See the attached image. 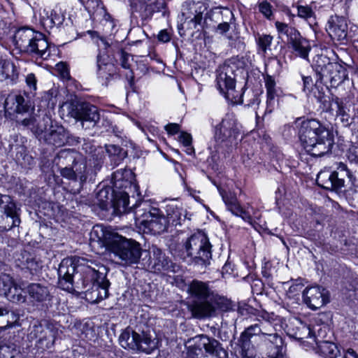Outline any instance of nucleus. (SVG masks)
I'll list each match as a JSON object with an SVG mask.
<instances>
[{
  "label": "nucleus",
  "instance_id": "30",
  "mask_svg": "<svg viewBox=\"0 0 358 358\" xmlns=\"http://www.w3.org/2000/svg\"><path fill=\"white\" fill-rule=\"evenodd\" d=\"M28 108V105L24 96L20 94L10 93L4 102L5 113L9 115L27 112Z\"/></svg>",
  "mask_w": 358,
  "mask_h": 358
},
{
  "label": "nucleus",
  "instance_id": "60",
  "mask_svg": "<svg viewBox=\"0 0 358 358\" xmlns=\"http://www.w3.org/2000/svg\"><path fill=\"white\" fill-rule=\"evenodd\" d=\"M301 329V334H300L299 338L303 339L305 338H309V337L310 338V337L313 336V331L310 328V327L306 326V325H302Z\"/></svg>",
  "mask_w": 358,
  "mask_h": 358
},
{
  "label": "nucleus",
  "instance_id": "6",
  "mask_svg": "<svg viewBox=\"0 0 358 358\" xmlns=\"http://www.w3.org/2000/svg\"><path fill=\"white\" fill-rule=\"evenodd\" d=\"M15 48L32 57L47 59L50 55V46L45 36L29 28L19 29L14 35Z\"/></svg>",
  "mask_w": 358,
  "mask_h": 358
},
{
  "label": "nucleus",
  "instance_id": "21",
  "mask_svg": "<svg viewBox=\"0 0 358 358\" xmlns=\"http://www.w3.org/2000/svg\"><path fill=\"white\" fill-rule=\"evenodd\" d=\"M303 301L311 309L316 310L329 302L328 292L320 286H312L303 291Z\"/></svg>",
  "mask_w": 358,
  "mask_h": 358
},
{
  "label": "nucleus",
  "instance_id": "43",
  "mask_svg": "<svg viewBox=\"0 0 358 358\" xmlns=\"http://www.w3.org/2000/svg\"><path fill=\"white\" fill-rule=\"evenodd\" d=\"M20 352L17 346L13 343L1 345V358H20Z\"/></svg>",
  "mask_w": 358,
  "mask_h": 358
},
{
  "label": "nucleus",
  "instance_id": "64",
  "mask_svg": "<svg viewBox=\"0 0 358 358\" xmlns=\"http://www.w3.org/2000/svg\"><path fill=\"white\" fill-rule=\"evenodd\" d=\"M316 89L318 91V94H316V92H314V96L317 99L318 101L324 103L327 101V97L324 95L323 92H321L317 87H316Z\"/></svg>",
  "mask_w": 358,
  "mask_h": 358
},
{
  "label": "nucleus",
  "instance_id": "53",
  "mask_svg": "<svg viewBox=\"0 0 358 358\" xmlns=\"http://www.w3.org/2000/svg\"><path fill=\"white\" fill-rule=\"evenodd\" d=\"M259 10L268 19L272 15L271 6L266 1H262L259 3Z\"/></svg>",
  "mask_w": 358,
  "mask_h": 358
},
{
  "label": "nucleus",
  "instance_id": "35",
  "mask_svg": "<svg viewBox=\"0 0 358 358\" xmlns=\"http://www.w3.org/2000/svg\"><path fill=\"white\" fill-rule=\"evenodd\" d=\"M41 22L45 29H52L60 24L62 20L57 12L50 8H44L40 13Z\"/></svg>",
  "mask_w": 358,
  "mask_h": 358
},
{
  "label": "nucleus",
  "instance_id": "9",
  "mask_svg": "<svg viewBox=\"0 0 358 358\" xmlns=\"http://www.w3.org/2000/svg\"><path fill=\"white\" fill-rule=\"evenodd\" d=\"M109 250L120 259L122 265L130 266L138 262L142 249L137 241L115 234L112 236Z\"/></svg>",
  "mask_w": 358,
  "mask_h": 358
},
{
  "label": "nucleus",
  "instance_id": "8",
  "mask_svg": "<svg viewBox=\"0 0 358 358\" xmlns=\"http://www.w3.org/2000/svg\"><path fill=\"white\" fill-rule=\"evenodd\" d=\"M313 67L320 81L329 82L331 87H337L348 78L347 69L338 62H331L324 55H317L313 59Z\"/></svg>",
  "mask_w": 358,
  "mask_h": 358
},
{
  "label": "nucleus",
  "instance_id": "57",
  "mask_svg": "<svg viewBox=\"0 0 358 358\" xmlns=\"http://www.w3.org/2000/svg\"><path fill=\"white\" fill-rule=\"evenodd\" d=\"M25 81H26L27 85L29 87V88L31 90L34 91L36 90L37 80L34 73H29L26 76Z\"/></svg>",
  "mask_w": 358,
  "mask_h": 358
},
{
  "label": "nucleus",
  "instance_id": "12",
  "mask_svg": "<svg viewBox=\"0 0 358 358\" xmlns=\"http://www.w3.org/2000/svg\"><path fill=\"white\" fill-rule=\"evenodd\" d=\"M62 108L66 110L69 116L80 121L82 127L85 129L94 127L100 120L97 107L88 103L71 100L64 102Z\"/></svg>",
  "mask_w": 358,
  "mask_h": 358
},
{
  "label": "nucleus",
  "instance_id": "39",
  "mask_svg": "<svg viewBox=\"0 0 358 358\" xmlns=\"http://www.w3.org/2000/svg\"><path fill=\"white\" fill-rule=\"evenodd\" d=\"M23 289L17 282H15L11 289L4 296L8 301L22 303L26 301V296L23 294Z\"/></svg>",
  "mask_w": 358,
  "mask_h": 358
},
{
  "label": "nucleus",
  "instance_id": "24",
  "mask_svg": "<svg viewBox=\"0 0 358 358\" xmlns=\"http://www.w3.org/2000/svg\"><path fill=\"white\" fill-rule=\"evenodd\" d=\"M150 252L152 254L151 262L152 267L155 271L157 272H173L176 273L179 269V266L173 263L162 252V250L156 246H152L150 249Z\"/></svg>",
  "mask_w": 358,
  "mask_h": 358
},
{
  "label": "nucleus",
  "instance_id": "47",
  "mask_svg": "<svg viewBox=\"0 0 358 358\" xmlns=\"http://www.w3.org/2000/svg\"><path fill=\"white\" fill-rule=\"evenodd\" d=\"M179 142L185 147V151L187 155L194 153V149L192 146V137L190 134L182 131L178 136Z\"/></svg>",
  "mask_w": 358,
  "mask_h": 358
},
{
  "label": "nucleus",
  "instance_id": "22",
  "mask_svg": "<svg viewBox=\"0 0 358 358\" xmlns=\"http://www.w3.org/2000/svg\"><path fill=\"white\" fill-rule=\"evenodd\" d=\"M326 30L334 41L340 42L345 41L348 36L346 19L338 15L331 16L327 21Z\"/></svg>",
  "mask_w": 358,
  "mask_h": 358
},
{
  "label": "nucleus",
  "instance_id": "40",
  "mask_svg": "<svg viewBox=\"0 0 358 358\" xmlns=\"http://www.w3.org/2000/svg\"><path fill=\"white\" fill-rule=\"evenodd\" d=\"M129 203V196L126 193L121 194L120 198L115 201L114 207L120 213H128L130 212L134 213L135 206L140 204V203L134 205L131 208L128 206Z\"/></svg>",
  "mask_w": 358,
  "mask_h": 358
},
{
  "label": "nucleus",
  "instance_id": "61",
  "mask_svg": "<svg viewBox=\"0 0 358 358\" xmlns=\"http://www.w3.org/2000/svg\"><path fill=\"white\" fill-rule=\"evenodd\" d=\"M229 28L230 25L228 22H222L217 25V32L220 34H224L229 30Z\"/></svg>",
  "mask_w": 358,
  "mask_h": 358
},
{
  "label": "nucleus",
  "instance_id": "58",
  "mask_svg": "<svg viewBox=\"0 0 358 358\" xmlns=\"http://www.w3.org/2000/svg\"><path fill=\"white\" fill-rule=\"evenodd\" d=\"M123 179V172L122 170H117L113 174V185L118 188L121 187L122 185L118 182Z\"/></svg>",
  "mask_w": 358,
  "mask_h": 358
},
{
  "label": "nucleus",
  "instance_id": "10",
  "mask_svg": "<svg viewBox=\"0 0 358 358\" xmlns=\"http://www.w3.org/2000/svg\"><path fill=\"white\" fill-rule=\"evenodd\" d=\"M57 157L59 163L64 164V161L66 162V166L61 168L59 171L63 178L73 181L79 180L80 184L86 181L87 164L81 155L74 150H63L59 152Z\"/></svg>",
  "mask_w": 358,
  "mask_h": 358
},
{
  "label": "nucleus",
  "instance_id": "11",
  "mask_svg": "<svg viewBox=\"0 0 358 358\" xmlns=\"http://www.w3.org/2000/svg\"><path fill=\"white\" fill-rule=\"evenodd\" d=\"M119 341L125 349L140 350L147 354L155 350L158 345L155 333L143 331L137 333L131 328H127L121 333Z\"/></svg>",
  "mask_w": 358,
  "mask_h": 358
},
{
  "label": "nucleus",
  "instance_id": "2",
  "mask_svg": "<svg viewBox=\"0 0 358 358\" xmlns=\"http://www.w3.org/2000/svg\"><path fill=\"white\" fill-rule=\"evenodd\" d=\"M298 136L306 151L314 157H321L330 152L334 142L329 129L316 119L302 121Z\"/></svg>",
  "mask_w": 358,
  "mask_h": 358
},
{
  "label": "nucleus",
  "instance_id": "62",
  "mask_svg": "<svg viewBox=\"0 0 358 358\" xmlns=\"http://www.w3.org/2000/svg\"><path fill=\"white\" fill-rule=\"evenodd\" d=\"M129 55L122 52L121 53V65L124 69H129V64L128 63Z\"/></svg>",
  "mask_w": 358,
  "mask_h": 358
},
{
  "label": "nucleus",
  "instance_id": "37",
  "mask_svg": "<svg viewBox=\"0 0 358 358\" xmlns=\"http://www.w3.org/2000/svg\"><path fill=\"white\" fill-rule=\"evenodd\" d=\"M331 102L336 106V117L339 119L344 127L350 125V115L347 113L343 102L338 96L332 97Z\"/></svg>",
  "mask_w": 358,
  "mask_h": 358
},
{
  "label": "nucleus",
  "instance_id": "16",
  "mask_svg": "<svg viewBox=\"0 0 358 358\" xmlns=\"http://www.w3.org/2000/svg\"><path fill=\"white\" fill-rule=\"evenodd\" d=\"M20 208L8 195L0 194V230L8 231L21 222Z\"/></svg>",
  "mask_w": 358,
  "mask_h": 358
},
{
  "label": "nucleus",
  "instance_id": "48",
  "mask_svg": "<svg viewBox=\"0 0 358 358\" xmlns=\"http://www.w3.org/2000/svg\"><path fill=\"white\" fill-rule=\"evenodd\" d=\"M41 101L43 103V107L53 108L57 103L56 95L53 90H49L43 93L41 97Z\"/></svg>",
  "mask_w": 358,
  "mask_h": 358
},
{
  "label": "nucleus",
  "instance_id": "13",
  "mask_svg": "<svg viewBox=\"0 0 358 358\" xmlns=\"http://www.w3.org/2000/svg\"><path fill=\"white\" fill-rule=\"evenodd\" d=\"M241 135L240 125L232 115L227 114L215 127L214 138L220 146H231L237 143Z\"/></svg>",
  "mask_w": 358,
  "mask_h": 358
},
{
  "label": "nucleus",
  "instance_id": "29",
  "mask_svg": "<svg viewBox=\"0 0 358 358\" xmlns=\"http://www.w3.org/2000/svg\"><path fill=\"white\" fill-rule=\"evenodd\" d=\"M166 220L169 226L181 225L186 219V210L181 204H178L172 201L166 206Z\"/></svg>",
  "mask_w": 358,
  "mask_h": 358
},
{
  "label": "nucleus",
  "instance_id": "23",
  "mask_svg": "<svg viewBox=\"0 0 358 358\" xmlns=\"http://www.w3.org/2000/svg\"><path fill=\"white\" fill-rule=\"evenodd\" d=\"M41 138L56 147H61L67 143V133L62 126L51 125L48 129L39 128L37 131Z\"/></svg>",
  "mask_w": 358,
  "mask_h": 358
},
{
  "label": "nucleus",
  "instance_id": "33",
  "mask_svg": "<svg viewBox=\"0 0 358 358\" xmlns=\"http://www.w3.org/2000/svg\"><path fill=\"white\" fill-rule=\"evenodd\" d=\"M26 292L28 294L31 302L40 303L50 299L48 288L40 283H29L26 287Z\"/></svg>",
  "mask_w": 358,
  "mask_h": 358
},
{
  "label": "nucleus",
  "instance_id": "42",
  "mask_svg": "<svg viewBox=\"0 0 358 358\" xmlns=\"http://www.w3.org/2000/svg\"><path fill=\"white\" fill-rule=\"evenodd\" d=\"M19 315L13 311L6 309V313L3 315V319L1 320L0 329H6L15 326L19 320Z\"/></svg>",
  "mask_w": 358,
  "mask_h": 358
},
{
  "label": "nucleus",
  "instance_id": "26",
  "mask_svg": "<svg viewBox=\"0 0 358 358\" xmlns=\"http://www.w3.org/2000/svg\"><path fill=\"white\" fill-rule=\"evenodd\" d=\"M213 299L194 301L188 305V310L192 317L196 319H203L210 317L215 311V308L212 302Z\"/></svg>",
  "mask_w": 358,
  "mask_h": 358
},
{
  "label": "nucleus",
  "instance_id": "32",
  "mask_svg": "<svg viewBox=\"0 0 358 358\" xmlns=\"http://www.w3.org/2000/svg\"><path fill=\"white\" fill-rule=\"evenodd\" d=\"M188 292L198 299H213V291L208 282L193 280L188 286Z\"/></svg>",
  "mask_w": 358,
  "mask_h": 358
},
{
  "label": "nucleus",
  "instance_id": "45",
  "mask_svg": "<svg viewBox=\"0 0 358 358\" xmlns=\"http://www.w3.org/2000/svg\"><path fill=\"white\" fill-rule=\"evenodd\" d=\"M273 37L270 35L263 34L259 36L257 39L258 52L262 55H265L267 50H271Z\"/></svg>",
  "mask_w": 358,
  "mask_h": 358
},
{
  "label": "nucleus",
  "instance_id": "46",
  "mask_svg": "<svg viewBox=\"0 0 358 358\" xmlns=\"http://www.w3.org/2000/svg\"><path fill=\"white\" fill-rule=\"evenodd\" d=\"M13 278L8 274H0V295L5 296L15 283Z\"/></svg>",
  "mask_w": 358,
  "mask_h": 358
},
{
  "label": "nucleus",
  "instance_id": "34",
  "mask_svg": "<svg viewBox=\"0 0 358 358\" xmlns=\"http://www.w3.org/2000/svg\"><path fill=\"white\" fill-rule=\"evenodd\" d=\"M113 235L107 234L102 226L96 225L90 232V243L92 245L97 243L100 246L107 245L109 249V244L111 242Z\"/></svg>",
  "mask_w": 358,
  "mask_h": 358
},
{
  "label": "nucleus",
  "instance_id": "55",
  "mask_svg": "<svg viewBox=\"0 0 358 358\" xmlns=\"http://www.w3.org/2000/svg\"><path fill=\"white\" fill-rule=\"evenodd\" d=\"M189 356L190 358H220L216 355H204L202 352H199V351L191 348L189 350Z\"/></svg>",
  "mask_w": 358,
  "mask_h": 358
},
{
  "label": "nucleus",
  "instance_id": "49",
  "mask_svg": "<svg viewBox=\"0 0 358 358\" xmlns=\"http://www.w3.org/2000/svg\"><path fill=\"white\" fill-rule=\"evenodd\" d=\"M111 194L109 188H102L96 194V199L99 201V206L101 208L107 207L108 202L111 199Z\"/></svg>",
  "mask_w": 358,
  "mask_h": 358
},
{
  "label": "nucleus",
  "instance_id": "25",
  "mask_svg": "<svg viewBox=\"0 0 358 358\" xmlns=\"http://www.w3.org/2000/svg\"><path fill=\"white\" fill-rule=\"evenodd\" d=\"M317 352L324 358H358V355L352 349H348L343 356L340 355L337 345L329 341H320L317 344Z\"/></svg>",
  "mask_w": 358,
  "mask_h": 358
},
{
  "label": "nucleus",
  "instance_id": "41",
  "mask_svg": "<svg viewBox=\"0 0 358 358\" xmlns=\"http://www.w3.org/2000/svg\"><path fill=\"white\" fill-rule=\"evenodd\" d=\"M1 66L3 69V78H5V80L10 79L11 81L15 82L17 78V73L14 64L9 60L1 59Z\"/></svg>",
  "mask_w": 358,
  "mask_h": 358
},
{
  "label": "nucleus",
  "instance_id": "27",
  "mask_svg": "<svg viewBox=\"0 0 358 358\" xmlns=\"http://www.w3.org/2000/svg\"><path fill=\"white\" fill-rule=\"evenodd\" d=\"M265 87L266 90V102L264 114L272 113L276 106V98L280 96L282 90L276 87V83L273 78L271 76H266L264 78Z\"/></svg>",
  "mask_w": 358,
  "mask_h": 358
},
{
  "label": "nucleus",
  "instance_id": "54",
  "mask_svg": "<svg viewBox=\"0 0 358 358\" xmlns=\"http://www.w3.org/2000/svg\"><path fill=\"white\" fill-rule=\"evenodd\" d=\"M329 328L327 326L320 327L317 329V334L315 336L313 334V337H315V341L316 344L319 343L320 341H325L324 339L327 337V332L329 331Z\"/></svg>",
  "mask_w": 358,
  "mask_h": 358
},
{
  "label": "nucleus",
  "instance_id": "7",
  "mask_svg": "<svg viewBox=\"0 0 358 358\" xmlns=\"http://www.w3.org/2000/svg\"><path fill=\"white\" fill-rule=\"evenodd\" d=\"M134 217L136 224L154 234H160L167 229L166 220L160 210L150 207L145 201H141L135 206Z\"/></svg>",
  "mask_w": 358,
  "mask_h": 358
},
{
  "label": "nucleus",
  "instance_id": "50",
  "mask_svg": "<svg viewBox=\"0 0 358 358\" xmlns=\"http://www.w3.org/2000/svg\"><path fill=\"white\" fill-rule=\"evenodd\" d=\"M46 328L47 327L43 326L41 324H34L29 329V339L39 341Z\"/></svg>",
  "mask_w": 358,
  "mask_h": 358
},
{
  "label": "nucleus",
  "instance_id": "56",
  "mask_svg": "<svg viewBox=\"0 0 358 358\" xmlns=\"http://www.w3.org/2000/svg\"><path fill=\"white\" fill-rule=\"evenodd\" d=\"M303 87V91L308 94L311 92L313 86V81L310 76H303L302 77Z\"/></svg>",
  "mask_w": 358,
  "mask_h": 358
},
{
  "label": "nucleus",
  "instance_id": "15",
  "mask_svg": "<svg viewBox=\"0 0 358 358\" xmlns=\"http://www.w3.org/2000/svg\"><path fill=\"white\" fill-rule=\"evenodd\" d=\"M351 176L352 174L346 165L340 163L336 171H321L317 176L316 182L324 189L338 192L345 186V178H351Z\"/></svg>",
  "mask_w": 358,
  "mask_h": 358
},
{
  "label": "nucleus",
  "instance_id": "20",
  "mask_svg": "<svg viewBox=\"0 0 358 358\" xmlns=\"http://www.w3.org/2000/svg\"><path fill=\"white\" fill-rule=\"evenodd\" d=\"M194 349L202 352V349L205 350L207 354L216 355L220 358H227V352L222 347L221 343L216 339L207 336L206 335H199L195 338Z\"/></svg>",
  "mask_w": 358,
  "mask_h": 358
},
{
  "label": "nucleus",
  "instance_id": "38",
  "mask_svg": "<svg viewBox=\"0 0 358 358\" xmlns=\"http://www.w3.org/2000/svg\"><path fill=\"white\" fill-rule=\"evenodd\" d=\"M106 152L114 166H117L127 157V152L115 145H107Z\"/></svg>",
  "mask_w": 358,
  "mask_h": 358
},
{
  "label": "nucleus",
  "instance_id": "19",
  "mask_svg": "<svg viewBox=\"0 0 358 358\" xmlns=\"http://www.w3.org/2000/svg\"><path fill=\"white\" fill-rule=\"evenodd\" d=\"M259 355L253 353L252 348H240L239 354L241 358H286L284 350V343L268 345H257Z\"/></svg>",
  "mask_w": 358,
  "mask_h": 358
},
{
  "label": "nucleus",
  "instance_id": "14",
  "mask_svg": "<svg viewBox=\"0 0 358 358\" xmlns=\"http://www.w3.org/2000/svg\"><path fill=\"white\" fill-rule=\"evenodd\" d=\"M275 25L278 34L287 37V43L294 52L303 59H307L311 49L309 41L294 27L278 21L275 22Z\"/></svg>",
  "mask_w": 358,
  "mask_h": 358
},
{
  "label": "nucleus",
  "instance_id": "59",
  "mask_svg": "<svg viewBox=\"0 0 358 358\" xmlns=\"http://www.w3.org/2000/svg\"><path fill=\"white\" fill-rule=\"evenodd\" d=\"M164 129L169 134L174 135L179 131L180 126L176 123H169L164 127Z\"/></svg>",
  "mask_w": 358,
  "mask_h": 358
},
{
  "label": "nucleus",
  "instance_id": "5",
  "mask_svg": "<svg viewBox=\"0 0 358 358\" xmlns=\"http://www.w3.org/2000/svg\"><path fill=\"white\" fill-rule=\"evenodd\" d=\"M180 257L196 264L207 266L212 257V245L208 236L199 231L182 241Z\"/></svg>",
  "mask_w": 358,
  "mask_h": 358
},
{
  "label": "nucleus",
  "instance_id": "1",
  "mask_svg": "<svg viewBox=\"0 0 358 358\" xmlns=\"http://www.w3.org/2000/svg\"><path fill=\"white\" fill-rule=\"evenodd\" d=\"M85 259L73 257L64 259L59 264L57 271L59 280L58 286L62 289L76 295L82 292L85 293V298L90 303H99L98 289L99 282L96 280H90L86 278V273L81 282L77 281L73 283V275L78 272L79 267L85 265Z\"/></svg>",
  "mask_w": 358,
  "mask_h": 358
},
{
  "label": "nucleus",
  "instance_id": "31",
  "mask_svg": "<svg viewBox=\"0 0 358 358\" xmlns=\"http://www.w3.org/2000/svg\"><path fill=\"white\" fill-rule=\"evenodd\" d=\"M114 71V66L108 62V56L104 53L99 52L96 56L97 77L106 83L113 75Z\"/></svg>",
  "mask_w": 358,
  "mask_h": 358
},
{
  "label": "nucleus",
  "instance_id": "3",
  "mask_svg": "<svg viewBox=\"0 0 358 358\" xmlns=\"http://www.w3.org/2000/svg\"><path fill=\"white\" fill-rule=\"evenodd\" d=\"M275 320L273 313L262 312L258 315V322L252 324L241 334L238 340L239 348H252L251 338L258 336L260 343L258 345H268L278 343H284V340L279 335L273 325Z\"/></svg>",
  "mask_w": 358,
  "mask_h": 358
},
{
  "label": "nucleus",
  "instance_id": "36",
  "mask_svg": "<svg viewBox=\"0 0 358 358\" xmlns=\"http://www.w3.org/2000/svg\"><path fill=\"white\" fill-rule=\"evenodd\" d=\"M57 334V330L53 327H47L39 341H37V346L39 349L45 350L50 349L54 345Z\"/></svg>",
  "mask_w": 358,
  "mask_h": 358
},
{
  "label": "nucleus",
  "instance_id": "17",
  "mask_svg": "<svg viewBox=\"0 0 358 358\" xmlns=\"http://www.w3.org/2000/svg\"><path fill=\"white\" fill-rule=\"evenodd\" d=\"M206 10V6L201 1H186L182 8V17L183 22L182 27L195 29L199 25H201L203 21V13Z\"/></svg>",
  "mask_w": 358,
  "mask_h": 358
},
{
  "label": "nucleus",
  "instance_id": "51",
  "mask_svg": "<svg viewBox=\"0 0 358 358\" xmlns=\"http://www.w3.org/2000/svg\"><path fill=\"white\" fill-rule=\"evenodd\" d=\"M297 15L299 17L308 19L313 16L314 13L310 7L308 6H298Z\"/></svg>",
  "mask_w": 358,
  "mask_h": 358
},
{
  "label": "nucleus",
  "instance_id": "28",
  "mask_svg": "<svg viewBox=\"0 0 358 358\" xmlns=\"http://www.w3.org/2000/svg\"><path fill=\"white\" fill-rule=\"evenodd\" d=\"M84 273H86V278H90V280H96L99 282V287L98 289L99 302L108 296V287L110 286L109 281L106 278V276L101 272L96 271L95 268H92L90 266L87 265Z\"/></svg>",
  "mask_w": 358,
  "mask_h": 358
},
{
  "label": "nucleus",
  "instance_id": "4",
  "mask_svg": "<svg viewBox=\"0 0 358 358\" xmlns=\"http://www.w3.org/2000/svg\"><path fill=\"white\" fill-rule=\"evenodd\" d=\"M245 66L244 58L237 56L226 60L217 71V88L233 104L243 102L241 92L236 90L235 77L236 73L243 69Z\"/></svg>",
  "mask_w": 358,
  "mask_h": 358
},
{
  "label": "nucleus",
  "instance_id": "18",
  "mask_svg": "<svg viewBox=\"0 0 358 358\" xmlns=\"http://www.w3.org/2000/svg\"><path fill=\"white\" fill-rule=\"evenodd\" d=\"M219 192L229 211L235 216L241 217L245 222L252 224L253 219L251 213L255 217L257 218V211L250 204L248 203L246 208H243L234 194L221 189H219Z\"/></svg>",
  "mask_w": 358,
  "mask_h": 358
},
{
  "label": "nucleus",
  "instance_id": "52",
  "mask_svg": "<svg viewBox=\"0 0 358 358\" xmlns=\"http://www.w3.org/2000/svg\"><path fill=\"white\" fill-rule=\"evenodd\" d=\"M303 287V285L298 281L293 282L287 291L288 297L293 298L295 296L299 295L301 292Z\"/></svg>",
  "mask_w": 358,
  "mask_h": 358
},
{
  "label": "nucleus",
  "instance_id": "63",
  "mask_svg": "<svg viewBox=\"0 0 358 358\" xmlns=\"http://www.w3.org/2000/svg\"><path fill=\"white\" fill-rule=\"evenodd\" d=\"M171 39L169 33L166 30H162L158 34V40L159 41L166 43L169 41Z\"/></svg>",
  "mask_w": 358,
  "mask_h": 358
},
{
  "label": "nucleus",
  "instance_id": "44",
  "mask_svg": "<svg viewBox=\"0 0 358 358\" xmlns=\"http://www.w3.org/2000/svg\"><path fill=\"white\" fill-rule=\"evenodd\" d=\"M22 258L25 259L23 265L31 273L37 272L42 267V263L29 253H24Z\"/></svg>",
  "mask_w": 358,
  "mask_h": 358
}]
</instances>
